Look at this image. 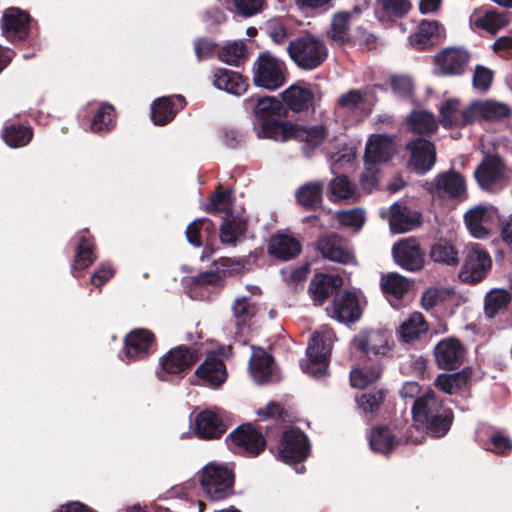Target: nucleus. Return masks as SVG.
Instances as JSON below:
<instances>
[{
    "label": "nucleus",
    "mask_w": 512,
    "mask_h": 512,
    "mask_svg": "<svg viewBox=\"0 0 512 512\" xmlns=\"http://www.w3.org/2000/svg\"><path fill=\"white\" fill-rule=\"evenodd\" d=\"M200 359L197 349L179 345L170 349L159 360L156 375L161 381H169V376L181 375L189 371Z\"/></svg>",
    "instance_id": "10"
},
{
    "label": "nucleus",
    "mask_w": 512,
    "mask_h": 512,
    "mask_svg": "<svg viewBox=\"0 0 512 512\" xmlns=\"http://www.w3.org/2000/svg\"><path fill=\"white\" fill-rule=\"evenodd\" d=\"M199 482L210 501H224L235 494V473L224 465L207 464L199 473Z\"/></svg>",
    "instance_id": "5"
},
{
    "label": "nucleus",
    "mask_w": 512,
    "mask_h": 512,
    "mask_svg": "<svg viewBox=\"0 0 512 512\" xmlns=\"http://www.w3.org/2000/svg\"><path fill=\"white\" fill-rule=\"evenodd\" d=\"M316 248L323 258L340 264H350L354 255L337 243L335 236H322L318 239Z\"/></svg>",
    "instance_id": "36"
},
{
    "label": "nucleus",
    "mask_w": 512,
    "mask_h": 512,
    "mask_svg": "<svg viewBox=\"0 0 512 512\" xmlns=\"http://www.w3.org/2000/svg\"><path fill=\"white\" fill-rule=\"evenodd\" d=\"M252 350L253 352L249 360L251 374L257 382L264 383L272 375L274 358L261 347L252 346Z\"/></svg>",
    "instance_id": "40"
},
{
    "label": "nucleus",
    "mask_w": 512,
    "mask_h": 512,
    "mask_svg": "<svg viewBox=\"0 0 512 512\" xmlns=\"http://www.w3.org/2000/svg\"><path fill=\"white\" fill-rule=\"evenodd\" d=\"M439 29V21L423 19L409 37L411 46L418 51H426L438 45L442 38Z\"/></svg>",
    "instance_id": "28"
},
{
    "label": "nucleus",
    "mask_w": 512,
    "mask_h": 512,
    "mask_svg": "<svg viewBox=\"0 0 512 512\" xmlns=\"http://www.w3.org/2000/svg\"><path fill=\"white\" fill-rule=\"evenodd\" d=\"M223 418L212 410H202L195 417V435L202 440L220 439L227 431Z\"/></svg>",
    "instance_id": "23"
},
{
    "label": "nucleus",
    "mask_w": 512,
    "mask_h": 512,
    "mask_svg": "<svg viewBox=\"0 0 512 512\" xmlns=\"http://www.w3.org/2000/svg\"><path fill=\"white\" fill-rule=\"evenodd\" d=\"M377 3L385 15L395 18L405 17L412 8L409 0H378Z\"/></svg>",
    "instance_id": "56"
},
{
    "label": "nucleus",
    "mask_w": 512,
    "mask_h": 512,
    "mask_svg": "<svg viewBox=\"0 0 512 512\" xmlns=\"http://www.w3.org/2000/svg\"><path fill=\"white\" fill-rule=\"evenodd\" d=\"M380 286L385 296L396 300L402 299L410 288L408 279L396 272L383 275Z\"/></svg>",
    "instance_id": "48"
},
{
    "label": "nucleus",
    "mask_w": 512,
    "mask_h": 512,
    "mask_svg": "<svg viewBox=\"0 0 512 512\" xmlns=\"http://www.w3.org/2000/svg\"><path fill=\"white\" fill-rule=\"evenodd\" d=\"M328 131L323 125L307 127L287 121L283 135L279 137L280 141L295 139L301 142L317 147L320 146L327 138Z\"/></svg>",
    "instance_id": "25"
},
{
    "label": "nucleus",
    "mask_w": 512,
    "mask_h": 512,
    "mask_svg": "<svg viewBox=\"0 0 512 512\" xmlns=\"http://www.w3.org/2000/svg\"><path fill=\"white\" fill-rule=\"evenodd\" d=\"M505 169V163L499 155H486L475 169L474 177L482 189L491 190L504 178Z\"/></svg>",
    "instance_id": "21"
},
{
    "label": "nucleus",
    "mask_w": 512,
    "mask_h": 512,
    "mask_svg": "<svg viewBox=\"0 0 512 512\" xmlns=\"http://www.w3.org/2000/svg\"><path fill=\"white\" fill-rule=\"evenodd\" d=\"M188 242L194 247L213 245L217 239V229L209 218H199L191 222L186 229Z\"/></svg>",
    "instance_id": "31"
},
{
    "label": "nucleus",
    "mask_w": 512,
    "mask_h": 512,
    "mask_svg": "<svg viewBox=\"0 0 512 512\" xmlns=\"http://www.w3.org/2000/svg\"><path fill=\"white\" fill-rule=\"evenodd\" d=\"M412 416L413 420L434 438L444 437L454 421L452 409L447 407L432 390H428L415 399Z\"/></svg>",
    "instance_id": "1"
},
{
    "label": "nucleus",
    "mask_w": 512,
    "mask_h": 512,
    "mask_svg": "<svg viewBox=\"0 0 512 512\" xmlns=\"http://www.w3.org/2000/svg\"><path fill=\"white\" fill-rule=\"evenodd\" d=\"M470 377L471 372L467 368L451 374H440L435 380V386L442 392L452 395L462 390Z\"/></svg>",
    "instance_id": "46"
},
{
    "label": "nucleus",
    "mask_w": 512,
    "mask_h": 512,
    "mask_svg": "<svg viewBox=\"0 0 512 512\" xmlns=\"http://www.w3.org/2000/svg\"><path fill=\"white\" fill-rule=\"evenodd\" d=\"M493 76L492 70L482 65H477L472 79L474 88L482 92L487 91L491 87Z\"/></svg>",
    "instance_id": "63"
},
{
    "label": "nucleus",
    "mask_w": 512,
    "mask_h": 512,
    "mask_svg": "<svg viewBox=\"0 0 512 512\" xmlns=\"http://www.w3.org/2000/svg\"><path fill=\"white\" fill-rule=\"evenodd\" d=\"M233 202L232 188L225 189L222 185H218L205 203L203 210L209 214L225 213L228 215L231 214Z\"/></svg>",
    "instance_id": "41"
},
{
    "label": "nucleus",
    "mask_w": 512,
    "mask_h": 512,
    "mask_svg": "<svg viewBox=\"0 0 512 512\" xmlns=\"http://www.w3.org/2000/svg\"><path fill=\"white\" fill-rule=\"evenodd\" d=\"M424 188L432 197L441 200L463 202L468 198L466 179L454 169L437 174L424 184Z\"/></svg>",
    "instance_id": "7"
},
{
    "label": "nucleus",
    "mask_w": 512,
    "mask_h": 512,
    "mask_svg": "<svg viewBox=\"0 0 512 512\" xmlns=\"http://www.w3.org/2000/svg\"><path fill=\"white\" fill-rule=\"evenodd\" d=\"M342 284L343 279L339 275L316 273L309 283L308 292L314 302L322 305Z\"/></svg>",
    "instance_id": "30"
},
{
    "label": "nucleus",
    "mask_w": 512,
    "mask_h": 512,
    "mask_svg": "<svg viewBox=\"0 0 512 512\" xmlns=\"http://www.w3.org/2000/svg\"><path fill=\"white\" fill-rule=\"evenodd\" d=\"M331 350V339L324 333H314L306 349L307 359L300 363L302 371L315 378L326 375Z\"/></svg>",
    "instance_id": "9"
},
{
    "label": "nucleus",
    "mask_w": 512,
    "mask_h": 512,
    "mask_svg": "<svg viewBox=\"0 0 512 512\" xmlns=\"http://www.w3.org/2000/svg\"><path fill=\"white\" fill-rule=\"evenodd\" d=\"M117 123V113L110 103H102L95 112L91 121V131L94 133H108L112 131Z\"/></svg>",
    "instance_id": "42"
},
{
    "label": "nucleus",
    "mask_w": 512,
    "mask_h": 512,
    "mask_svg": "<svg viewBox=\"0 0 512 512\" xmlns=\"http://www.w3.org/2000/svg\"><path fill=\"white\" fill-rule=\"evenodd\" d=\"M470 53L461 47H447L434 56V64L441 76H461L466 72Z\"/></svg>",
    "instance_id": "15"
},
{
    "label": "nucleus",
    "mask_w": 512,
    "mask_h": 512,
    "mask_svg": "<svg viewBox=\"0 0 512 512\" xmlns=\"http://www.w3.org/2000/svg\"><path fill=\"white\" fill-rule=\"evenodd\" d=\"M428 323L419 312H414L399 327L398 333L403 342L410 343L418 340L428 331Z\"/></svg>",
    "instance_id": "44"
},
{
    "label": "nucleus",
    "mask_w": 512,
    "mask_h": 512,
    "mask_svg": "<svg viewBox=\"0 0 512 512\" xmlns=\"http://www.w3.org/2000/svg\"><path fill=\"white\" fill-rule=\"evenodd\" d=\"M185 105L182 95L159 97L151 104V120L156 126L167 125Z\"/></svg>",
    "instance_id": "24"
},
{
    "label": "nucleus",
    "mask_w": 512,
    "mask_h": 512,
    "mask_svg": "<svg viewBox=\"0 0 512 512\" xmlns=\"http://www.w3.org/2000/svg\"><path fill=\"white\" fill-rule=\"evenodd\" d=\"M281 102L286 107V115L288 110L293 113L314 112V92L309 87L293 84L281 93Z\"/></svg>",
    "instance_id": "22"
},
{
    "label": "nucleus",
    "mask_w": 512,
    "mask_h": 512,
    "mask_svg": "<svg viewBox=\"0 0 512 512\" xmlns=\"http://www.w3.org/2000/svg\"><path fill=\"white\" fill-rule=\"evenodd\" d=\"M351 345L365 361L380 362L389 357L394 340L386 328H363L351 340Z\"/></svg>",
    "instance_id": "3"
},
{
    "label": "nucleus",
    "mask_w": 512,
    "mask_h": 512,
    "mask_svg": "<svg viewBox=\"0 0 512 512\" xmlns=\"http://www.w3.org/2000/svg\"><path fill=\"white\" fill-rule=\"evenodd\" d=\"M235 11L244 17H251L263 10L265 0H231Z\"/></svg>",
    "instance_id": "61"
},
{
    "label": "nucleus",
    "mask_w": 512,
    "mask_h": 512,
    "mask_svg": "<svg viewBox=\"0 0 512 512\" xmlns=\"http://www.w3.org/2000/svg\"><path fill=\"white\" fill-rule=\"evenodd\" d=\"M310 453V442L307 435L299 428H290L282 433L278 456L288 464L301 463Z\"/></svg>",
    "instance_id": "11"
},
{
    "label": "nucleus",
    "mask_w": 512,
    "mask_h": 512,
    "mask_svg": "<svg viewBox=\"0 0 512 512\" xmlns=\"http://www.w3.org/2000/svg\"><path fill=\"white\" fill-rule=\"evenodd\" d=\"M448 292L445 289L430 287L426 289L421 296V305L425 310H431L438 304L444 302Z\"/></svg>",
    "instance_id": "60"
},
{
    "label": "nucleus",
    "mask_w": 512,
    "mask_h": 512,
    "mask_svg": "<svg viewBox=\"0 0 512 512\" xmlns=\"http://www.w3.org/2000/svg\"><path fill=\"white\" fill-rule=\"evenodd\" d=\"M32 18L17 7L7 8L1 18L2 34L10 42L24 41L28 37Z\"/></svg>",
    "instance_id": "16"
},
{
    "label": "nucleus",
    "mask_w": 512,
    "mask_h": 512,
    "mask_svg": "<svg viewBox=\"0 0 512 512\" xmlns=\"http://www.w3.org/2000/svg\"><path fill=\"white\" fill-rule=\"evenodd\" d=\"M397 444L395 435L387 426H378L372 429L369 445L374 452L388 455Z\"/></svg>",
    "instance_id": "47"
},
{
    "label": "nucleus",
    "mask_w": 512,
    "mask_h": 512,
    "mask_svg": "<svg viewBox=\"0 0 512 512\" xmlns=\"http://www.w3.org/2000/svg\"><path fill=\"white\" fill-rule=\"evenodd\" d=\"M392 140L386 135H373L369 138L364 159L367 165H376L388 162L393 156Z\"/></svg>",
    "instance_id": "33"
},
{
    "label": "nucleus",
    "mask_w": 512,
    "mask_h": 512,
    "mask_svg": "<svg viewBox=\"0 0 512 512\" xmlns=\"http://www.w3.org/2000/svg\"><path fill=\"white\" fill-rule=\"evenodd\" d=\"M429 256L435 263L448 266H456L459 263L458 250L452 242L444 238H440L432 244Z\"/></svg>",
    "instance_id": "45"
},
{
    "label": "nucleus",
    "mask_w": 512,
    "mask_h": 512,
    "mask_svg": "<svg viewBox=\"0 0 512 512\" xmlns=\"http://www.w3.org/2000/svg\"><path fill=\"white\" fill-rule=\"evenodd\" d=\"M493 219L492 213L484 206H476L469 209L464 215V222L470 234L479 239L489 237L490 231L486 224Z\"/></svg>",
    "instance_id": "34"
},
{
    "label": "nucleus",
    "mask_w": 512,
    "mask_h": 512,
    "mask_svg": "<svg viewBox=\"0 0 512 512\" xmlns=\"http://www.w3.org/2000/svg\"><path fill=\"white\" fill-rule=\"evenodd\" d=\"M324 183L321 181L307 182L295 192L297 203L305 210L315 211L323 202Z\"/></svg>",
    "instance_id": "39"
},
{
    "label": "nucleus",
    "mask_w": 512,
    "mask_h": 512,
    "mask_svg": "<svg viewBox=\"0 0 512 512\" xmlns=\"http://www.w3.org/2000/svg\"><path fill=\"white\" fill-rule=\"evenodd\" d=\"M460 102L456 99H448L440 107V116L442 118L443 126L451 127L453 125L463 126L461 124V116L455 117V113L458 111Z\"/></svg>",
    "instance_id": "59"
},
{
    "label": "nucleus",
    "mask_w": 512,
    "mask_h": 512,
    "mask_svg": "<svg viewBox=\"0 0 512 512\" xmlns=\"http://www.w3.org/2000/svg\"><path fill=\"white\" fill-rule=\"evenodd\" d=\"M359 198L357 187L346 175H340L329 183V199L332 202L341 200H352L356 202Z\"/></svg>",
    "instance_id": "43"
},
{
    "label": "nucleus",
    "mask_w": 512,
    "mask_h": 512,
    "mask_svg": "<svg viewBox=\"0 0 512 512\" xmlns=\"http://www.w3.org/2000/svg\"><path fill=\"white\" fill-rule=\"evenodd\" d=\"M285 73V63L265 51L254 62L253 83L257 87L275 91L286 83Z\"/></svg>",
    "instance_id": "8"
},
{
    "label": "nucleus",
    "mask_w": 512,
    "mask_h": 512,
    "mask_svg": "<svg viewBox=\"0 0 512 512\" xmlns=\"http://www.w3.org/2000/svg\"><path fill=\"white\" fill-rule=\"evenodd\" d=\"M465 349L456 338H445L434 348L437 366L442 370H457L463 363Z\"/></svg>",
    "instance_id": "19"
},
{
    "label": "nucleus",
    "mask_w": 512,
    "mask_h": 512,
    "mask_svg": "<svg viewBox=\"0 0 512 512\" xmlns=\"http://www.w3.org/2000/svg\"><path fill=\"white\" fill-rule=\"evenodd\" d=\"M155 335L148 329L139 328L129 332L124 339V354L126 362L146 359L155 345Z\"/></svg>",
    "instance_id": "18"
},
{
    "label": "nucleus",
    "mask_w": 512,
    "mask_h": 512,
    "mask_svg": "<svg viewBox=\"0 0 512 512\" xmlns=\"http://www.w3.org/2000/svg\"><path fill=\"white\" fill-rule=\"evenodd\" d=\"M406 149L410 151V165L419 174L427 173L436 162V148L433 142L425 138L411 140Z\"/></svg>",
    "instance_id": "20"
},
{
    "label": "nucleus",
    "mask_w": 512,
    "mask_h": 512,
    "mask_svg": "<svg viewBox=\"0 0 512 512\" xmlns=\"http://www.w3.org/2000/svg\"><path fill=\"white\" fill-rule=\"evenodd\" d=\"M247 47L243 42H233L223 46L218 52V57L221 61L239 66L246 59Z\"/></svg>",
    "instance_id": "53"
},
{
    "label": "nucleus",
    "mask_w": 512,
    "mask_h": 512,
    "mask_svg": "<svg viewBox=\"0 0 512 512\" xmlns=\"http://www.w3.org/2000/svg\"><path fill=\"white\" fill-rule=\"evenodd\" d=\"M213 84L216 88L233 95H242L248 88V78L238 72L219 68L214 74Z\"/></svg>",
    "instance_id": "35"
},
{
    "label": "nucleus",
    "mask_w": 512,
    "mask_h": 512,
    "mask_svg": "<svg viewBox=\"0 0 512 512\" xmlns=\"http://www.w3.org/2000/svg\"><path fill=\"white\" fill-rule=\"evenodd\" d=\"M337 220L343 226L360 229L365 223V213L360 207L342 210L337 213Z\"/></svg>",
    "instance_id": "57"
},
{
    "label": "nucleus",
    "mask_w": 512,
    "mask_h": 512,
    "mask_svg": "<svg viewBox=\"0 0 512 512\" xmlns=\"http://www.w3.org/2000/svg\"><path fill=\"white\" fill-rule=\"evenodd\" d=\"M392 256L395 263L407 271L416 272L424 266V252L414 237L397 241L392 247Z\"/></svg>",
    "instance_id": "14"
},
{
    "label": "nucleus",
    "mask_w": 512,
    "mask_h": 512,
    "mask_svg": "<svg viewBox=\"0 0 512 512\" xmlns=\"http://www.w3.org/2000/svg\"><path fill=\"white\" fill-rule=\"evenodd\" d=\"M262 421H273L277 429L285 423L288 416L285 408L278 402L271 401L257 411Z\"/></svg>",
    "instance_id": "55"
},
{
    "label": "nucleus",
    "mask_w": 512,
    "mask_h": 512,
    "mask_svg": "<svg viewBox=\"0 0 512 512\" xmlns=\"http://www.w3.org/2000/svg\"><path fill=\"white\" fill-rule=\"evenodd\" d=\"M386 397V392L383 389L372 390L356 396L358 407L364 414L376 413Z\"/></svg>",
    "instance_id": "52"
},
{
    "label": "nucleus",
    "mask_w": 512,
    "mask_h": 512,
    "mask_svg": "<svg viewBox=\"0 0 512 512\" xmlns=\"http://www.w3.org/2000/svg\"><path fill=\"white\" fill-rule=\"evenodd\" d=\"M333 317L342 323H355L362 316L358 297L350 291L337 293L333 300Z\"/></svg>",
    "instance_id": "26"
},
{
    "label": "nucleus",
    "mask_w": 512,
    "mask_h": 512,
    "mask_svg": "<svg viewBox=\"0 0 512 512\" xmlns=\"http://www.w3.org/2000/svg\"><path fill=\"white\" fill-rule=\"evenodd\" d=\"M257 305L251 301L249 297H239L232 305V312L236 319V326L238 330L242 327L249 325V322L257 314Z\"/></svg>",
    "instance_id": "51"
},
{
    "label": "nucleus",
    "mask_w": 512,
    "mask_h": 512,
    "mask_svg": "<svg viewBox=\"0 0 512 512\" xmlns=\"http://www.w3.org/2000/svg\"><path fill=\"white\" fill-rule=\"evenodd\" d=\"M291 60L302 70L311 71L319 68L328 57L326 44L311 33H305L287 46Z\"/></svg>",
    "instance_id": "4"
},
{
    "label": "nucleus",
    "mask_w": 512,
    "mask_h": 512,
    "mask_svg": "<svg viewBox=\"0 0 512 512\" xmlns=\"http://www.w3.org/2000/svg\"><path fill=\"white\" fill-rule=\"evenodd\" d=\"M512 301L510 292L504 288H493L484 296V315L493 319L497 315H503L508 311Z\"/></svg>",
    "instance_id": "38"
},
{
    "label": "nucleus",
    "mask_w": 512,
    "mask_h": 512,
    "mask_svg": "<svg viewBox=\"0 0 512 512\" xmlns=\"http://www.w3.org/2000/svg\"><path fill=\"white\" fill-rule=\"evenodd\" d=\"M350 14L348 12L337 13L331 23V27L327 32V37L338 45H345L351 42L349 35Z\"/></svg>",
    "instance_id": "50"
},
{
    "label": "nucleus",
    "mask_w": 512,
    "mask_h": 512,
    "mask_svg": "<svg viewBox=\"0 0 512 512\" xmlns=\"http://www.w3.org/2000/svg\"><path fill=\"white\" fill-rule=\"evenodd\" d=\"M219 231L220 240L225 244H235L238 236L243 233L240 224L232 216L223 219Z\"/></svg>",
    "instance_id": "58"
},
{
    "label": "nucleus",
    "mask_w": 512,
    "mask_h": 512,
    "mask_svg": "<svg viewBox=\"0 0 512 512\" xmlns=\"http://www.w3.org/2000/svg\"><path fill=\"white\" fill-rule=\"evenodd\" d=\"M244 107L255 117L254 126L259 138L279 140L287 123L279 120L286 117V107L281 100L274 96L251 95L244 100Z\"/></svg>",
    "instance_id": "2"
},
{
    "label": "nucleus",
    "mask_w": 512,
    "mask_h": 512,
    "mask_svg": "<svg viewBox=\"0 0 512 512\" xmlns=\"http://www.w3.org/2000/svg\"><path fill=\"white\" fill-rule=\"evenodd\" d=\"M389 226L394 233L411 231L422 224V215L417 211H411L405 205L395 202L390 207Z\"/></svg>",
    "instance_id": "29"
},
{
    "label": "nucleus",
    "mask_w": 512,
    "mask_h": 512,
    "mask_svg": "<svg viewBox=\"0 0 512 512\" xmlns=\"http://www.w3.org/2000/svg\"><path fill=\"white\" fill-rule=\"evenodd\" d=\"M491 267L489 253L480 244H473L468 248L460 277L467 283L476 284L487 277Z\"/></svg>",
    "instance_id": "13"
},
{
    "label": "nucleus",
    "mask_w": 512,
    "mask_h": 512,
    "mask_svg": "<svg viewBox=\"0 0 512 512\" xmlns=\"http://www.w3.org/2000/svg\"><path fill=\"white\" fill-rule=\"evenodd\" d=\"M383 373V365L375 362L369 367L354 368L350 372L351 386L358 389H365L375 383Z\"/></svg>",
    "instance_id": "49"
},
{
    "label": "nucleus",
    "mask_w": 512,
    "mask_h": 512,
    "mask_svg": "<svg viewBox=\"0 0 512 512\" xmlns=\"http://www.w3.org/2000/svg\"><path fill=\"white\" fill-rule=\"evenodd\" d=\"M33 135L31 126L11 121L5 122L1 131L3 141L11 148L27 146Z\"/></svg>",
    "instance_id": "37"
},
{
    "label": "nucleus",
    "mask_w": 512,
    "mask_h": 512,
    "mask_svg": "<svg viewBox=\"0 0 512 512\" xmlns=\"http://www.w3.org/2000/svg\"><path fill=\"white\" fill-rule=\"evenodd\" d=\"M302 250V245L295 237L277 233L271 236L268 242V253L281 261L296 258Z\"/></svg>",
    "instance_id": "32"
},
{
    "label": "nucleus",
    "mask_w": 512,
    "mask_h": 512,
    "mask_svg": "<svg viewBox=\"0 0 512 512\" xmlns=\"http://www.w3.org/2000/svg\"><path fill=\"white\" fill-rule=\"evenodd\" d=\"M224 280L217 271H205L196 276L190 277V284L193 287L223 286Z\"/></svg>",
    "instance_id": "62"
},
{
    "label": "nucleus",
    "mask_w": 512,
    "mask_h": 512,
    "mask_svg": "<svg viewBox=\"0 0 512 512\" xmlns=\"http://www.w3.org/2000/svg\"><path fill=\"white\" fill-rule=\"evenodd\" d=\"M195 375L208 386L219 388L227 379L226 365L216 354L209 353L196 369Z\"/></svg>",
    "instance_id": "27"
},
{
    "label": "nucleus",
    "mask_w": 512,
    "mask_h": 512,
    "mask_svg": "<svg viewBox=\"0 0 512 512\" xmlns=\"http://www.w3.org/2000/svg\"><path fill=\"white\" fill-rule=\"evenodd\" d=\"M228 448L235 454L257 457L267 446L266 437L251 423H243L231 431L225 439Z\"/></svg>",
    "instance_id": "6"
},
{
    "label": "nucleus",
    "mask_w": 512,
    "mask_h": 512,
    "mask_svg": "<svg viewBox=\"0 0 512 512\" xmlns=\"http://www.w3.org/2000/svg\"><path fill=\"white\" fill-rule=\"evenodd\" d=\"M412 131L422 136H429L437 130V124L430 113L413 112L410 115Z\"/></svg>",
    "instance_id": "54"
},
{
    "label": "nucleus",
    "mask_w": 512,
    "mask_h": 512,
    "mask_svg": "<svg viewBox=\"0 0 512 512\" xmlns=\"http://www.w3.org/2000/svg\"><path fill=\"white\" fill-rule=\"evenodd\" d=\"M511 109L507 104L495 101H474L461 112V124L467 126L475 121L497 122L510 116Z\"/></svg>",
    "instance_id": "12"
},
{
    "label": "nucleus",
    "mask_w": 512,
    "mask_h": 512,
    "mask_svg": "<svg viewBox=\"0 0 512 512\" xmlns=\"http://www.w3.org/2000/svg\"><path fill=\"white\" fill-rule=\"evenodd\" d=\"M76 238L77 245L71 266V274L75 278H80L83 272L97 260L96 243L87 228L80 230Z\"/></svg>",
    "instance_id": "17"
},
{
    "label": "nucleus",
    "mask_w": 512,
    "mask_h": 512,
    "mask_svg": "<svg viewBox=\"0 0 512 512\" xmlns=\"http://www.w3.org/2000/svg\"><path fill=\"white\" fill-rule=\"evenodd\" d=\"M390 85L393 92L401 97L407 98L412 95L413 82L408 76H392L390 78Z\"/></svg>",
    "instance_id": "64"
}]
</instances>
